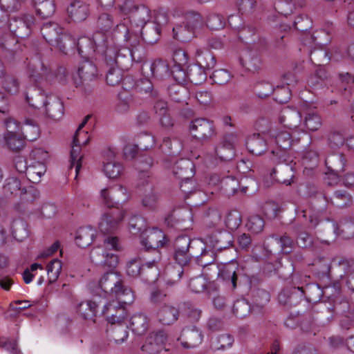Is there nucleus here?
I'll return each instance as SVG.
<instances>
[{
    "mask_svg": "<svg viewBox=\"0 0 354 354\" xmlns=\"http://www.w3.org/2000/svg\"><path fill=\"white\" fill-rule=\"evenodd\" d=\"M41 32L44 39L51 46L57 42L59 35L62 33V28L55 22L44 23L41 27Z\"/></svg>",
    "mask_w": 354,
    "mask_h": 354,
    "instance_id": "obj_39",
    "label": "nucleus"
},
{
    "mask_svg": "<svg viewBox=\"0 0 354 354\" xmlns=\"http://www.w3.org/2000/svg\"><path fill=\"white\" fill-rule=\"evenodd\" d=\"M28 74L30 82L37 87H44L53 79L51 69L44 63L41 53H37L30 58Z\"/></svg>",
    "mask_w": 354,
    "mask_h": 354,
    "instance_id": "obj_7",
    "label": "nucleus"
},
{
    "mask_svg": "<svg viewBox=\"0 0 354 354\" xmlns=\"http://www.w3.org/2000/svg\"><path fill=\"white\" fill-rule=\"evenodd\" d=\"M279 119L280 123L291 129L299 127L301 121V115L300 111L296 108L286 106L281 109Z\"/></svg>",
    "mask_w": 354,
    "mask_h": 354,
    "instance_id": "obj_29",
    "label": "nucleus"
},
{
    "mask_svg": "<svg viewBox=\"0 0 354 354\" xmlns=\"http://www.w3.org/2000/svg\"><path fill=\"white\" fill-rule=\"evenodd\" d=\"M106 82L111 86H115L119 85L123 80L124 74L123 71L120 68L116 67L114 65H106Z\"/></svg>",
    "mask_w": 354,
    "mask_h": 354,
    "instance_id": "obj_57",
    "label": "nucleus"
},
{
    "mask_svg": "<svg viewBox=\"0 0 354 354\" xmlns=\"http://www.w3.org/2000/svg\"><path fill=\"white\" fill-rule=\"evenodd\" d=\"M295 240L286 232L281 236L272 235L271 241L265 246L267 253L290 254L295 247Z\"/></svg>",
    "mask_w": 354,
    "mask_h": 354,
    "instance_id": "obj_11",
    "label": "nucleus"
},
{
    "mask_svg": "<svg viewBox=\"0 0 354 354\" xmlns=\"http://www.w3.org/2000/svg\"><path fill=\"white\" fill-rule=\"evenodd\" d=\"M346 162V158L342 153H331L325 160L328 173L337 178L344 171Z\"/></svg>",
    "mask_w": 354,
    "mask_h": 354,
    "instance_id": "obj_28",
    "label": "nucleus"
},
{
    "mask_svg": "<svg viewBox=\"0 0 354 354\" xmlns=\"http://www.w3.org/2000/svg\"><path fill=\"white\" fill-rule=\"evenodd\" d=\"M168 93L171 100L177 103H183L187 98V89L180 84H176L168 88Z\"/></svg>",
    "mask_w": 354,
    "mask_h": 354,
    "instance_id": "obj_61",
    "label": "nucleus"
},
{
    "mask_svg": "<svg viewBox=\"0 0 354 354\" xmlns=\"http://www.w3.org/2000/svg\"><path fill=\"white\" fill-rule=\"evenodd\" d=\"M278 300L281 304L290 309L291 316L304 315L307 312L308 306L299 287L283 288L278 295Z\"/></svg>",
    "mask_w": 354,
    "mask_h": 354,
    "instance_id": "obj_6",
    "label": "nucleus"
},
{
    "mask_svg": "<svg viewBox=\"0 0 354 354\" xmlns=\"http://www.w3.org/2000/svg\"><path fill=\"white\" fill-rule=\"evenodd\" d=\"M0 46L4 51V55L8 59H15L18 48V41L16 37L12 34L3 35L1 39Z\"/></svg>",
    "mask_w": 354,
    "mask_h": 354,
    "instance_id": "obj_47",
    "label": "nucleus"
},
{
    "mask_svg": "<svg viewBox=\"0 0 354 354\" xmlns=\"http://www.w3.org/2000/svg\"><path fill=\"white\" fill-rule=\"evenodd\" d=\"M178 340L185 348H194L202 342L203 334L196 326H186L182 330Z\"/></svg>",
    "mask_w": 354,
    "mask_h": 354,
    "instance_id": "obj_22",
    "label": "nucleus"
},
{
    "mask_svg": "<svg viewBox=\"0 0 354 354\" xmlns=\"http://www.w3.org/2000/svg\"><path fill=\"white\" fill-rule=\"evenodd\" d=\"M241 276L242 270L236 261L231 260L230 262L219 266L218 278L227 284L231 285L232 289H235L241 283Z\"/></svg>",
    "mask_w": 354,
    "mask_h": 354,
    "instance_id": "obj_13",
    "label": "nucleus"
},
{
    "mask_svg": "<svg viewBox=\"0 0 354 354\" xmlns=\"http://www.w3.org/2000/svg\"><path fill=\"white\" fill-rule=\"evenodd\" d=\"M48 96L43 93V87H37L29 89L26 95V100L29 105L37 109H44Z\"/></svg>",
    "mask_w": 354,
    "mask_h": 354,
    "instance_id": "obj_36",
    "label": "nucleus"
},
{
    "mask_svg": "<svg viewBox=\"0 0 354 354\" xmlns=\"http://www.w3.org/2000/svg\"><path fill=\"white\" fill-rule=\"evenodd\" d=\"M151 76L157 79H164L170 76L169 64L162 59H155L150 66Z\"/></svg>",
    "mask_w": 354,
    "mask_h": 354,
    "instance_id": "obj_52",
    "label": "nucleus"
},
{
    "mask_svg": "<svg viewBox=\"0 0 354 354\" xmlns=\"http://www.w3.org/2000/svg\"><path fill=\"white\" fill-rule=\"evenodd\" d=\"M209 72L196 64H189L187 68V79L195 85L205 82Z\"/></svg>",
    "mask_w": 354,
    "mask_h": 354,
    "instance_id": "obj_49",
    "label": "nucleus"
},
{
    "mask_svg": "<svg viewBox=\"0 0 354 354\" xmlns=\"http://www.w3.org/2000/svg\"><path fill=\"white\" fill-rule=\"evenodd\" d=\"M145 219L139 215H133L129 220V229L132 234H142L147 230Z\"/></svg>",
    "mask_w": 354,
    "mask_h": 354,
    "instance_id": "obj_63",
    "label": "nucleus"
},
{
    "mask_svg": "<svg viewBox=\"0 0 354 354\" xmlns=\"http://www.w3.org/2000/svg\"><path fill=\"white\" fill-rule=\"evenodd\" d=\"M275 142L277 147L271 151L270 156L276 155L275 152H279V151L281 153L284 152V153H288V150L290 149L292 146L295 148L297 147L296 142L292 140L290 133L288 131H281L279 133L275 136Z\"/></svg>",
    "mask_w": 354,
    "mask_h": 354,
    "instance_id": "obj_38",
    "label": "nucleus"
},
{
    "mask_svg": "<svg viewBox=\"0 0 354 354\" xmlns=\"http://www.w3.org/2000/svg\"><path fill=\"white\" fill-rule=\"evenodd\" d=\"M297 142L299 144L301 142V146L296 147V150H302V164L305 169H313L318 165L319 157L317 151L313 149H306V147L311 142V139L308 136H306L301 138H299Z\"/></svg>",
    "mask_w": 354,
    "mask_h": 354,
    "instance_id": "obj_19",
    "label": "nucleus"
},
{
    "mask_svg": "<svg viewBox=\"0 0 354 354\" xmlns=\"http://www.w3.org/2000/svg\"><path fill=\"white\" fill-rule=\"evenodd\" d=\"M115 25V22L113 20V17L109 13H102L100 14L96 21V28L97 31L96 32H99L106 35V32H109Z\"/></svg>",
    "mask_w": 354,
    "mask_h": 354,
    "instance_id": "obj_60",
    "label": "nucleus"
},
{
    "mask_svg": "<svg viewBox=\"0 0 354 354\" xmlns=\"http://www.w3.org/2000/svg\"><path fill=\"white\" fill-rule=\"evenodd\" d=\"M147 262L142 263L140 257L134 258L130 260L127 264V275L136 278L138 277L143 276V278L147 281H154L157 279L158 274L155 279H151L149 277H147V273H150L152 270L151 267L147 266Z\"/></svg>",
    "mask_w": 354,
    "mask_h": 354,
    "instance_id": "obj_25",
    "label": "nucleus"
},
{
    "mask_svg": "<svg viewBox=\"0 0 354 354\" xmlns=\"http://www.w3.org/2000/svg\"><path fill=\"white\" fill-rule=\"evenodd\" d=\"M195 37V32L183 22L173 28V37L182 43L190 41Z\"/></svg>",
    "mask_w": 354,
    "mask_h": 354,
    "instance_id": "obj_58",
    "label": "nucleus"
},
{
    "mask_svg": "<svg viewBox=\"0 0 354 354\" xmlns=\"http://www.w3.org/2000/svg\"><path fill=\"white\" fill-rule=\"evenodd\" d=\"M151 19V10L144 4H139L129 18L131 24L142 27L147 24Z\"/></svg>",
    "mask_w": 354,
    "mask_h": 354,
    "instance_id": "obj_43",
    "label": "nucleus"
},
{
    "mask_svg": "<svg viewBox=\"0 0 354 354\" xmlns=\"http://www.w3.org/2000/svg\"><path fill=\"white\" fill-rule=\"evenodd\" d=\"M263 308V304H256L251 306L248 301L245 299H240L236 300L233 305V313L239 318H245L251 313H261Z\"/></svg>",
    "mask_w": 354,
    "mask_h": 354,
    "instance_id": "obj_30",
    "label": "nucleus"
},
{
    "mask_svg": "<svg viewBox=\"0 0 354 354\" xmlns=\"http://www.w3.org/2000/svg\"><path fill=\"white\" fill-rule=\"evenodd\" d=\"M67 12L71 19L75 22L84 21L89 15V7L86 3L75 1L72 2L67 8Z\"/></svg>",
    "mask_w": 354,
    "mask_h": 354,
    "instance_id": "obj_34",
    "label": "nucleus"
},
{
    "mask_svg": "<svg viewBox=\"0 0 354 354\" xmlns=\"http://www.w3.org/2000/svg\"><path fill=\"white\" fill-rule=\"evenodd\" d=\"M101 196L104 204L109 209H122V204L127 202L129 198L127 189L122 185H117L109 189H102Z\"/></svg>",
    "mask_w": 354,
    "mask_h": 354,
    "instance_id": "obj_10",
    "label": "nucleus"
},
{
    "mask_svg": "<svg viewBox=\"0 0 354 354\" xmlns=\"http://www.w3.org/2000/svg\"><path fill=\"white\" fill-rule=\"evenodd\" d=\"M241 66L252 73L258 71L261 67V59L254 52L246 51L239 57Z\"/></svg>",
    "mask_w": 354,
    "mask_h": 354,
    "instance_id": "obj_45",
    "label": "nucleus"
},
{
    "mask_svg": "<svg viewBox=\"0 0 354 354\" xmlns=\"http://www.w3.org/2000/svg\"><path fill=\"white\" fill-rule=\"evenodd\" d=\"M95 234V230L91 226L80 227L76 233V244L80 248H85L91 245Z\"/></svg>",
    "mask_w": 354,
    "mask_h": 354,
    "instance_id": "obj_46",
    "label": "nucleus"
},
{
    "mask_svg": "<svg viewBox=\"0 0 354 354\" xmlns=\"http://www.w3.org/2000/svg\"><path fill=\"white\" fill-rule=\"evenodd\" d=\"M127 304L121 302L119 299L112 301L104 306L102 314L105 316L109 324H121L127 317V310L124 307Z\"/></svg>",
    "mask_w": 354,
    "mask_h": 354,
    "instance_id": "obj_16",
    "label": "nucleus"
},
{
    "mask_svg": "<svg viewBox=\"0 0 354 354\" xmlns=\"http://www.w3.org/2000/svg\"><path fill=\"white\" fill-rule=\"evenodd\" d=\"M328 299L317 304L313 308L315 318L323 325L328 324L335 316L331 296H328Z\"/></svg>",
    "mask_w": 354,
    "mask_h": 354,
    "instance_id": "obj_20",
    "label": "nucleus"
},
{
    "mask_svg": "<svg viewBox=\"0 0 354 354\" xmlns=\"http://www.w3.org/2000/svg\"><path fill=\"white\" fill-rule=\"evenodd\" d=\"M35 18L31 14H24L21 17L13 18L7 24L10 32L17 38H27L35 26Z\"/></svg>",
    "mask_w": 354,
    "mask_h": 354,
    "instance_id": "obj_8",
    "label": "nucleus"
},
{
    "mask_svg": "<svg viewBox=\"0 0 354 354\" xmlns=\"http://www.w3.org/2000/svg\"><path fill=\"white\" fill-rule=\"evenodd\" d=\"M127 325L121 324H111L106 329L107 336L111 341H114L116 344L124 342L129 335Z\"/></svg>",
    "mask_w": 354,
    "mask_h": 354,
    "instance_id": "obj_48",
    "label": "nucleus"
},
{
    "mask_svg": "<svg viewBox=\"0 0 354 354\" xmlns=\"http://www.w3.org/2000/svg\"><path fill=\"white\" fill-rule=\"evenodd\" d=\"M208 241L212 248L217 251L229 248L233 242L232 234L226 230L212 232L208 236Z\"/></svg>",
    "mask_w": 354,
    "mask_h": 354,
    "instance_id": "obj_26",
    "label": "nucleus"
},
{
    "mask_svg": "<svg viewBox=\"0 0 354 354\" xmlns=\"http://www.w3.org/2000/svg\"><path fill=\"white\" fill-rule=\"evenodd\" d=\"M99 287L105 294L115 296L124 304H131L134 300L132 289L125 285L120 274L112 270L102 275L99 281Z\"/></svg>",
    "mask_w": 354,
    "mask_h": 354,
    "instance_id": "obj_2",
    "label": "nucleus"
},
{
    "mask_svg": "<svg viewBox=\"0 0 354 354\" xmlns=\"http://www.w3.org/2000/svg\"><path fill=\"white\" fill-rule=\"evenodd\" d=\"M101 40V38H97V45L105 65H114L124 71L129 70L132 66L130 48L118 47L113 39H108L106 45Z\"/></svg>",
    "mask_w": 354,
    "mask_h": 354,
    "instance_id": "obj_3",
    "label": "nucleus"
},
{
    "mask_svg": "<svg viewBox=\"0 0 354 354\" xmlns=\"http://www.w3.org/2000/svg\"><path fill=\"white\" fill-rule=\"evenodd\" d=\"M187 56L185 52L183 50L176 51L174 53V61L175 64L170 70V75L178 83H183L187 79V70L185 71L183 65L187 62Z\"/></svg>",
    "mask_w": 354,
    "mask_h": 354,
    "instance_id": "obj_23",
    "label": "nucleus"
},
{
    "mask_svg": "<svg viewBox=\"0 0 354 354\" xmlns=\"http://www.w3.org/2000/svg\"><path fill=\"white\" fill-rule=\"evenodd\" d=\"M203 244L201 239H191L187 235L176 237L173 243V259L180 266L174 275L175 281H179L184 274H188L187 268L192 259L201 250Z\"/></svg>",
    "mask_w": 354,
    "mask_h": 354,
    "instance_id": "obj_1",
    "label": "nucleus"
},
{
    "mask_svg": "<svg viewBox=\"0 0 354 354\" xmlns=\"http://www.w3.org/2000/svg\"><path fill=\"white\" fill-rule=\"evenodd\" d=\"M104 247L98 246L94 248L90 252V259L97 266L104 263L103 261L106 250H114L115 251L121 250L119 239L117 236H108L105 238L104 239Z\"/></svg>",
    "mask_w": 354,
    "mask_h": 354,
    "instance_id": "obj_18",
    "label": "nucleus"
},
{
    "mask_svg": "<svg viewBox=\"0 0 354 354\" xmlns=\"http://www.w3.org/2000/svg\"><path fill=\"white\" fill-rule=\"evenodd\" d=\"M163 153L168 156H175L180 154L183 150V145L181 140L176 137L164 138L160 146Z\"/></svg>",
    "mask_w": 354,
    "mask_h": 354,
    "instance_id": "obj_41",
    "label": "nucleus"
},
{
    "mask_svg": "<svg viewBox=\"0 0 354 354\" xmlns=\"http://www.w3.org/2000/svg\"><path fill=\"white\" fill-rule=\"evenodd\" d=\"M114 32H118L124 36V40L128 43L131 48L139 46L140 37L138 33L131 31L124 24H118L113 28Z\"/></svg>",
    "mask_w": 354,
    "mask_h": 354,
    "instance_id": "obj_51",
    "label": "nucleus"
},
{
    "mask_svg": "<svg viewBox=\"0 0 354 354\" xmlns=\"http://www.w3.org/2000/svg\"><path fill=\"white\" fill-rule=\"evenodd\" d=\"M97 307L96 301L88 300L81 302L77 306V312L84 319H92L95 322L94 317L96 316Z\"/></svg>",
    "mask_w": 354,
    "mask_h": 354,
    "instance_id": "obj_56",
    "label": "nucleus"
},
{
    "mask_svg": "<svg viewBox=\"0 0 354 354\" xmlns=\"http://www.w3.org/2000/svg\"><path fill=\"white\" fill-rule=\"evenodd\" d=\"M192 222V214L187 209H180L174 211L165 218V223L168 226L180 231L189 229Z\"/></svg>",
    "mask_w": 354,
    "mask_h": 354,
    "instance_id": "obj_17",
    "label": "nucleus"
},
{
    "mask_svg": "<svg viewBox=\"0 0 354 354\" xmlns=\"http://www.w3.org/2000/svg\"><path fill=\"white\" fill-rule=\"evenodd\" d=\"M167 335L163 330L151 333L146 338L141 350L146 354H167L165 348Z\"/></svg>",
    "mask_w": 354,
    "mask_h": 354,
    "instance_id": "obj_14",
    "label": "nucleus"
},
{
    "mask_svg": "<svg viewBox=\"0 0 354 354\" xmlns=\"http://www.w3.org/2000/svg\"><path fill=\"white\" fill-rule=\"evenodd\" d=\"M189 132L192 137L201 142H207L215 134L213 122L206 118H197L191 122Z\"/></svg>",
    "mask_w": 354,
    "mask_h": 354,
    "instance_id": "obj_9",
    "label": "nucleus"
},
{
    "mask_svg": "<svg viewBox=\"0 0 354 354\" xmlns=\"http://www.w3.org/2000/svg\"><path fill=\"white\" fill-rule=\"evenodd\" d=\"M275 153L276 155L269 156L271 162L275 165L270 176L280 183L290 185L295 175L296 162L289 153H281L280 151Z\"/></svg>",
    "mask_w": 354,
    "mask_h": 354,
    "instance_id": "obj_5",
    "label": "nucleus"
},
{
    "mask_svg": "<svg viewBox=\"0 0 354 354\" xmlns=\"http://www.w3.org/2000/svg\"><path fill=\"white\" fill-rule=\"evenodd\" d=\"M157 317L161 324L171 325L178 319L179 310L174 306L164 304L158 310Z\"/></svg>",
    "mask_w": 354,
    "mask_h": 354,
    "instance_id": "obj_44",
    "label": "nucleus"
},
{
    "mask_svg": "<svg viewBox=\"0 0 354 354\" xmlns=\"http://www.w3.org/2000/svg\"><path fill=\"white\" fill-rule=\"evenodd\" d=\"M11 231L13 237L18 241H22L29 235L28 224L23 218H18L13 220L11 225Z\"/></svg>",
    "mask_w": 354,
    "mask_h": 354,
    "instance_id": "obj_55",
    "label": "nucleus"
},
{
    "mask_svg": "<svg viewBox=\"0 0 354 354\" xmlns=\"http://www.w3.org/2000/svg\"><path fill=\"white\" fill-rule=\"evenodd\" d=\"M165 236L163 232L158 228L147 230L142 234V244L147 250H151L153 257L151 261H147V266L151 267L152 270L147 274L151 279H155L158 274L157 263L160 261L161 256L158 250L160 247L165 245Z\"/></svg>",
    "mask_w": 354,
    "mask_h": 354,
    "instance_id": "obj_4",
    "label": "nucleus"
},
{
    "mask_svg": "<svg viewBox=\"0 0 354 354\" xmlns=\"http://www.w3.org/2000/svg\"><path fill=\"white\" fill-rule=\"evenodd\" d=\"M124 216V212L122 209H109L103 214L99 223L100 232L104 234L113 233L118 229Z\"/></svg>",
    "mask_w": 354,
    "mask_h": 354,
    "instance_id": "obj_15",
    "label": "nucleus"
},
{
    "mask_svg": "<svg viewBox=\"0 0 354 354\" xmlns=\"http://www.w3.org/2000/svg\"><path fill=\"white\" fill-rule=\"evenodd\" d=\"M46 115L55 120H58L64 115V104L62 100L55 95H49L44 108Z\"/></svg>",
    "mask_w": 354,
    "mask_h": 354,
    "instance_id": "obj_32",
    "label": "nucleus"
},
{
    "mask_svg": "<svg viewBox=\"0 0 354 354\" xmlns=\"http://www.w3.org/2000/svg\"><path fill=\"white\" fill-rule=\"evenodd\" d=\"M77 75L79 80L74 78V84L77 88L87 84L97 78L98 75L97 66L93 62L86 61L78 68Z\"/></svg>",
    "mask_w": 354,
    "mask_h": 354,
    "instance_id": "obj_21",
    "label": "nucleus"
},
{
    "mask_svg": "<svg viewBox=\"0 0 354 354\" xmlns=\"http://www.w3.org/2000/svg\"><path fill=\"white\" fill-rule=\"evenodd\" d=\"M22 138L30 142L36 140L40 135L38 124L32 119H26L21 128Z\"/></svg>",
    "mask_w": 354,
    "mask_h": 354,
    "instance_id": "obj_50",
    "label": "nucleus"
},
{
    "mask_svg": "<svg viewBox=\"0 0 354 354\" xmlns=\"http://www.w3.org/2000/svg\"><path fill=\"white\" fill-rule=\"evenodd\" d=\"M202 250L196 255L198 264L203 268L214 263L216 260V254L213 250H207L205 243L202 241Z\"/></svg>",
    "mask_w": 354,
    "mask_h": 354,
    "instance_id": "obj_59",
    "label": "nucleus"
},
{
    "mask_svg": "<svg viewBox=\"0 0 354 354\" xmlns=\"http://www.w3.org/2000/svg\"><path fill=\"white\" fill-rule=\"evenodd\" d=\"M158 194L155 190L154 187L151 185L149 187V192L146 193L142 199V206L147 210H155L158 207Z\"/></svg>",
    "mask_w": 354,
    "mask_h": 354,
    "instance_id": "obj_62",
    "label": "nucleus"
},
{
    "mask_svg": "<svg viewBox=\"0 0 354 354\" xmlns=\"http://www.w3.org/2000/svg\"><path fill=\"white\" fill-rule=\"evenodd\" d=\"M273 272L277 274L279 278L284 280L288 279L295 272V266L290 261L284 260L282 261L281 259H277L274 264L268 263L266 269L269 272Z\"/></svg>",
    "mask_w": 354,
    "mask_h": 354,
    "instance_id": "obj_31",
    "label": "nucleus"
},
{
    "mask_svg": "<svg viewBox=\"0 0 354 354\" xmlns=\"http://www.w3.org/2000/svg\"><path fill=\"white\" fill-rule=\"evenodd\" d=\"M97 37L101 38V41L104 44H106L109 37L99 32L94 33L92 39L82 37L79 38L77 41H75V48L77 50L79 55L82 57L88 58L95 51L100 54V47L97 45Z\"/></svg>",
    "mask_w": 354,
    "mask_h": 354,
    "instance_id": "obj_12",
    "label": "nucleus"
},
{
    "mask_svg": "<svg viewBox=\"0 0 354 354\" xmlns=\"http://www.w3.org/2000/svg\"><path fill=\"white\" fill-rule=\"evenodd\" d=\"M216 154L222 161H230L235 156V151L231 136L223 138L216 147Z\"/></svg>",
    "mask_w": 354,
    "mask_h": 354,
    "instance_id": "obj_42",
    "label": "nucleus"
},
{
    "mask_svg": "<svg viewBox=\"0 0 354 354\" xmlns=\"http://www.w3.org/2000/svg\"><path fill=\"white\" fill-rule=\"evenodd\" d=\"M3 192L6 194L16 195L21 193V200L32 202L35 196L30 190L27 191L25 188H21V181L16 177H10L6 179L3 185Z\"/></svg>",
    "mask_w": 354,
    "mask_h": 354,
    "instance_id": "obj_24",
    "label": "nucleus"
},
{
    "mask_svg": "<svg viewBox=\"0 0 354 354\" xmlns=\"http://www.w3.org/2000/svg\"><path fill=\"white\" fill-rule=\"evenodd\" d=\"M32 4L36 15L41 19L50 18L55 12V0H32Z\"/></svg>",
    "mask_w": 354,
    "mask_h": 354,
    "instance_id": "obj_35",
    "label": "nucleus"
},
{
    "mask_svg": "<svg viewBox=\"0 0 354 354\" xmlns=\"http://www.w3.org/2000/svg\"><path fill=\"white\" fill-rule=\"evenodd\" d=\"M331 288L328 286L324 290L317 283H308L304 286L299 287L302 291L304 299L310 303L318 302L326 292Z\"/></svg>",
    "mask_w": 354,
    "mask_h": 354,
    "instance_id": "obj_33",
    "label": "nucleus"
},
{
    "mask_svg": "<svg viewBox=\"0 0 354 354\" xmlns=\"http://www.w3.org/2000/svg\"><path fill=\"white\" fill-rule=\"evenodd\" d=\"M174 175L180 180H189L195 174L194 162L188 158H180L177 160L173 167Z\"/></svg>",
    "mask_w": 354,
    "mask_h": 354,
    "instance_id": "obj_27",
    "label": "nucleus"
},
{
    "mask_svg": "<svg viewBox=\"0 0 354 354\" xmlns=\"http://www.w3.org/2000/svg\"><path fill=\"white\" fill-rule=\"evenodd\" d=\"M141 28V37L146 44L153 45L160 39L161 28L157 24L149 22Z\"/></svg>",
    "mask_w": 354,
    "mask_h": 354,
    "instance_id": "obj_40",
    "label": "nucleus"
},
{
    "mask_svg": "<svg viewBox=\"0 0 354 354\" xmlns=\"http://www.w3.org/2000/svg\"><path fill=\"white\" fill-rule=\"evenodd\" d=\"M221 186L225 194L230 196L237 193L240 189V183L234 176H227L221 180Z\"/></svg>",
    "mask_w": 354,
    "mask_h": 354,
    "instance_id": "obj_64",
    "label": "nucleus"
},
{
    "mask_svg": "<svg viewBox=\"0 0 354 354\" xmlns=\"http://www.w3.org/2000/svg\"><path fill=\"white\" fill-rule=\"evenodd\" d=\"M130 324L132 331L138 335H141L148 330L149 319L142 313L136 314L131 317Z\"/></svg>",
    "mask_w": 354,
    "mask_h": 354,
    "instance_id": "obj_54",
    "label": "nucleus"
},
{
    "mask_svg": "<svg viewBox=\"0 0 354 354\" xmlns=\"http://www.w3.org/2000/svg\"><path fill=\"white\" fill-rule=\"evenodd\" d=\"M246 147L250 153L260 156L267 150V142L261 134L254 133L247 138Z\"/></svg>",
    "mask_w": 354,
    "mask_h": 354,
    "instance_id": "obj_37",
    "label": "nucleus"
},
{
    "mask_svg": "<svg viewBox=\"0 0 354 354\" xmlns=\"http://www.w3.org/2000/svg\"><path fill=\"white\" fill-rule=\"evenodd\" d=\"M196 64L209 72L216 64V57L209 50H198Z\"/></svg>",
    "mask_w": 354,
    "mask_h": 354,
    "instance_id": "obj_53",
    "label": "nucleus"
}]
</instances>
